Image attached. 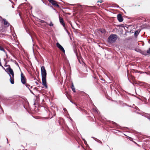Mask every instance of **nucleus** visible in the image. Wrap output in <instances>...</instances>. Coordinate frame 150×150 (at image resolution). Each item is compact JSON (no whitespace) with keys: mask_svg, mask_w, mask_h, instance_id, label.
Returning <instances> with one entry per match:
<instances>
[{"mask_svg":"<svg viewBox=\"0 0 150 150\" xmlns=\"http://www.w3.org/2000/svg\"><path fill=\"white\" fill-rule=\"evenodd\" d=\"M42 79V84L46 88H47L46 83V78L47 76L46 71L44 66H42L41 68Z\"/></svg>","mask_w":150,"mask_h":150,"instance_id":"f257e3e1","label":"nucleus"},{"mask_svg":"<svg viewBox=\"0 0 150 150\" xmlns=\"http://www.w3.org/2000/svg\"><path fill=\"white\" fill-rule=\"evenodd\" d=\"M117 38V36L116 35L112 34L110 35L108 38V42L112 43L115 42Z\"/></svg>","mask_w":150,"mask_h":150,"instance_id":"f03ea898","label":"nucleus"},{"mask_svg":"<svg viewBox=\"0 0 150 150\" xmlns=\"http://www.w3.org/2000/svg\"><path fill=\"white\" fill-rule=\"evenodd\" d=\"M26 79L23 74L21 72V81L23 84H25L26 83Z\"/></svg>","mask_w":150,"mask_h":150,"instance_id":"7ed1b4c3","label":"nucleus"},{"mask_svg":"<svg viewBox=\"0 0 150 150\" xmlns=\"http://www.w3.org/2000/svg\"><path fill=\"white\" fill-rule=\"evenodd\" d=\"M8 67L6 69L9 72V74L11 75L13 78L14 77V74L13 70L11 68L10 66L8 65Z\"/></svg>","mask_w":150,"mask_h":150,"instance_id":"20e7f679","label":"nucleus"},{"mask_svg":"<svg viewBox=\"0 0 150 150\" xmlns=\"http://www.w3.org/2000/svg\"><path fill=\"white\" fill-rule=\"evenodd\" d=\"M48 1L51 3L54 6L57 7H59V5L57 4V2L54 0H48Z\"/></svg>","mask_w":150,"mask_h":150,"instance_id":"39448f33","label":"nucleus"},{"mask_svg":"<svg viewBox=\"0 0 150 150\" xmlns=\"http://www.w3.org/2000/svg\"><path fill=\"white\" fill-rule=\"evenodd\" d=\"M57 47L64 53L65 52V50L63 47L58 43L56 44Z\"/></svg>","mask_w":150,"mask_h":150,"instance_id":"423d86ee","label":"nucleus"},{"mask_svg":"<svg viewBox=\"0 0 150 150\" xmlns=\"http://www.w3.org/2000/svg\"><path fill=\"white\" fill-rule=\"evenodd\" d=\"M117 18L118 21L120 22H121L123 21V19L120 14H119L117 15Z\"/></svg>","mask_w":150,"mask_h":150,"instance_id":"0eeeda50","label":"nucleus"},{"mask_svg":"<svg viewBox=\"0 0 150 150\" xmlns=\"http://www.w3.org/2000/svg\"><path fill=\"white\" fill-rule=\"evenodd\" d=\"M59 18L60 23L63 26V27H64L65 26V24L63 18L62 17H60V16H59Z\"/></svg>","mask_w":150,"mask_h":150,"instance_id":"6e6552de","label":"nucleus"},{"mask_svg":"<svg viewBox=\"0 0 150 150\" xmlns=\"http://www.w3.org/2000/svg\"><path fill=\"white\" fill-rule=\"evenodd\" d=\"M3 20L4 22V24L5 25H6L8 27L10 25V24L5 19H3Z\"/></svg>","mask_w":150,"mask_h":150,"instance_id":"1a4fd4ad","label":"nucleus"},{"mask_svg":"<svg viewBox=\"0 0 150 150\" xmlns=\"http://www.w3.org/2000/svg\"><path fill=\"white\" fill-rule=\"evenodd\" d=\"M9 75L10 77V82L12 84H13L14 83L13 78L12 76H11L10 75V74H9Z\"/></svg>","mask_w":150,"mask_h":150,"instance_id":"9d476101","label":"nucleus"},{"mask_svg":"<svg viewBox=\"0 0 150 150\" xmlns=\"http://www.w3.org/2000/svg\"><path fill=\"white\" fill-rule=\"evenodd\" d=\"M71 88L72 89V90L74 92H76L75 90V88H74V85H73V83H72V85Z\"/></svg>","mask_w":150,"mask_h":150,"instance_id":"9b49d317","label":"nucleus"},{"mask_svg":"<svg viewBox=\"0 0 150 150\" xmlns=\"http://www.w3.org/2000/svg\"><path fill=\"white\" fill-rule=\"evenodd\" d=\"M100 31L102 33H105V30L104 29H101Z\"/></svg>","mask_w":150,"mask_h":150,"instance_id":"f8f14e48","label":"nucleus"},{"mask_svg":"<svg viewBox=\"0 0 150 150\" xmlns=\"http://www.w3.org/2000/svg\"><path fill=\"white\" fill-rule=\"evenodd\" d=\"M40 22L41 23H46V24H47V23L46 22L43 20H40Z\"/></svg>","mask_w":150,"mask_h":150,"instance_id":"ddd939ff","label":"nucleus"},{"mask_svg":"<svg viewBox=\"0 0 150 150\" xmlns=\"http://www.w3.org/2000/svg\"><path fill=\"white\" fill-rule=\"evenodd\" d=\"M25 86H26V87L28 88V89L30 90V88H29V87L30 86V85H29L27 83H25Z\"/></svg>","mask_w":150,"mask_h":150,"instance_id":"4468645a","label":"nucleus"},{"mask_svg":"<svg viewBox=\"0 0 150 150\" xmlns=\"http://www.w3.org/2000/svg\"><path fill=\"white\" fill-rule=\"evenodd\" d=\"M47 24L49 25L50 26H53V24L52 23V22H50V24H47Z\"/></svg>","mask_w":150,"mask_h":150,"instance_id":"2eb2a0df","label":"nucleus"},{"mask_svg":"<svg viewBox=\"0 0 150 150\" xmlns=\"http://www.w3.org/2000/svg\"><path fill=\"white\" fill-rule=\"evenodd\" d=\"M146 52L148 54H150V48L147 50Z\"/></svg>","mask_w":150,"mask_h":150,"instance_id":"dca6fc26","label":"nucleus"},{"mask_svg":"<svg viewBox=\"0 0 150 150\" xmlns=\"http://www.w3.org/2000/svg\"><path fill=\"white\" fill-rule=\"evenodd\" d=\"M93 110L94 111L96 112L97 113H98V111L96 108L93 109Z\"/></svg>","mask_w":150,"mask_h":150,"instance_id":"f3484780","label":"nucleus"},{"mask_svg":"<svg viewBox=\"0 0 150 150\" xmlns=\"http://www.w3.org/2000/svg\"><path fill=\"white\" fill-rule=\"evenodd\" d=\"M1 51H3L5 53V52H6V51H5V50L4 49V48H3L2 49V50H1Z\"/></svg>","mask_w":150,"mask_h":150,"instance_id":"a211bd4d","label":"nucleus"},{"mask_svg":"<svg viewBox=\"0 0 150 150\" xmlns=\"http://www.w3.org/2000/svg\"><path fill=\"white\" fill-rule=\"evenodd\" d=\"M7 62H5L4 66H5V67H8V65H6V64H7Z\"/></svg>","mask_w":150,"mask_h":150,"instance_id":"6ab92c4d","label":"nucleus"},{"mask_svg":"<svg viewBox=\"0 0 150 150\" xmlns=\"http://www.w3.org/2000/svg\"><path fill=\"white\" fill-rule=\"evenodd\" d=\"M5 54H6V58L7 59H8V57L7 54V52H5Z\"/></svg>","mask_w":150,"mask_h":150,"instance_id":"aec40b11","label":"nucleus"},{"mask_svg":"<svg viewBox=\"0 0 150 150\" xmlns=\"http://www.w3.org/2000/svg\"><path fill=\"white\" fill-rule=\"evenodd\" d=\"M3 48V47L1 46H0V50H2V49Z\"/></svg>","mask_w":150,"mask_h":150,"instance_id":"412c9836","label":"nucleus"},{"mask_svg":"<svg viewBox=\"0 0 150 150\" xmlns=\"http://www.w3.org/2000/svg\"><path fill=\"white\" fill-rule=\"evenodd\" d=\"M4 61L5 62H7V61H6V59H5V58H4Z\"/></svg>","mask_w":150,"mask_h":150,"instance_id":"4be33fe9","label":"nucleus"},{"mask_svg":"<svg viewBox=\"0 0 150 150\" xmlns=\"http://www.w3.org/2000/svg\"><path fill=\"white\" fill-rule=\"evenodd\" d=\"M2 18L0 16V21H1L2 20H3Z\"/></svg>","mask_w":150,"mask_h":150,"instance_id":"5701e85b","label":"nucleus"},{"mask_svg":"<svg viewBox=\"0 0 150 150\" xmlns=\"http://www.w3.org/2000/svg\"><path fill=\"white\" fill-rule=\"evenodd\" d=\"M63 110H64L65 112L66 111H67V110L66 109V108H64V109H63Z\"/></svg>","mask_w":150,"mask_h":150,"instance_id":"b1692460","label":"nucleus"},{"mask_svg":"<svg viewBox=\"0 0 150 150\" xmlns=\"http://www.w3.org/2000/svg\"><path fill=\"white\" fill-rule=\"evenodd\" d=\"M137 33V31H136L134 33V35H136V33Z\"/></svg>","mask_w":150,"mask_h":150,"instance_id":"393cba45","label":"nucleus"},{"mask_svg":"<svg viewBox=\"0 0 150 150\" xmlns=\"http://www.w3.org/2000/svg\"><path fill=\"white\" fill-rule=\"evenodd\" d=\"M30 90V92H31V93H33V91H31V90H30H30Z\"/></svg>","mask_w":150,"mask_h":150,"instance_id":"a878e982","label":"nucleus"},{"mask_svg":"<svg viewBox=\"0 0 150 150\" xmlns=\"http://www.w3.org/2000/svg\"><path fill=\"white\" fill-rule=\"evenodd\" d=\"M112 123H113V124H116V123H115V122H112Z\"/></svg>","mask_w":150,"mask_h":150,"instance_id":"bb28decb","label":"nucleus"},{"mask_svg":"<svg viewBox=\"0 0 150 150\" xmlns=\"http://www.w3.org/2000/svg\"><path fill=\"white\" fill-rule=\"evenodd\" d=\"M6 140H7V143H8V139L7 138L6 139Z\"/></svg>","mask_w":150,"mask_h":150,"instance_id":"cd10ccee","label":"nucleus"},{"mask_svg":"<svg viewBox=\"0 0 150 150\" xmlns=\"http://www.w3.org/2000/svg\"><path fill=\"white\" fill-rule=\"evenodd\" d=\"M71 26L72 27V28H73V26H72V25H71Z\"/></svg>","mask_w":150,"mask_h":150,"instance_id":"c85d7f7f","label":"nucleus"},{"mask_svg":"<svg viewBox=\"0 0 150 150\" xmlns=\"http://www.w3.org/2000/svg\"><path fill=\"white\" fill-rule=\"evenodd\" d=\"M10 1L12 3H13V2L12 1H11L10 0Z\"/></svg>","mask_w":150,"mask_h":150,"instance_id":"c756f323","label":"nucleus"},{"mask_svg":"<svg viewBox=\"0 0 150 150\" xmlns=\"http://www.w3.org/2000/svg\"><path fill=\"white\" fill-rule=\"evenodd\" d=\"M10 1L12 3H13V2L12 1H11L10 0Z\"/></svg>","mask_w":150,"mask_h":150,"instance_id":"7c9ffc66","label":"nucleus"},{"mask_svg":"<svg viewBox=\"0 0 150 150\" xmlns=\"http://www.w3.org/2000/svg\"><path fill=\"white\" fill-rule=\"evenodd\" d=\"M12 7L13 8H14V6H12Z\"/></svg>","mask_w":150,"mask_h":150,"instance_id":"2f4dec72","label":"nucleus"},{"mask_svg":"<svg viewBox=\"0 0 150 150\" xmlns=\"http://www.w3.org/2000/svg\"><path fill=\"white\" fill-rule=\"evenodd\" d=\"M74 104L76 105V104H75V103H74Z\"/></svg>","mask_w":150,"mask_h":150,"instance_id":"473e14b6","label":"nucleus"},{"mask_svg":"<svg viewBox=\"0 0 150 150\" xmlns=\"http://www.w3.org/2000/svg\"><path fill=\"white\" fill-rule=\"evenodd\" d=\"M98 2H100L99 1H98Z\"/></svg>","mask_w":150,"mask_h":150,"instance_id":"72a5a7b5","label":"nucleus"},{"mask_svg":"<svg viewBox=\"0 0 150 150\" xmlns=\"http://www.w3.org/2000/svg\"><path fill=\"white\" fill-rule=\"evenodd\" d=\"M66 31L68 32V31L67 30H66Z\"/></svg>","mask_w":150,"mask_h":150,"instance_id":"f704fd0d","label":"nucleus"},{"mask_svg":"<svg viewBox=\"0 0 150 150\" xmlns=\"http://www.w3.org/2000/svg\"><path fill=\"white\" fill-rule=\"evenodd\" d=\"M30 88H32V86H31V87H30Z\"/></svg>","mask_w":150,"mask_h":150,"instance_id":"c9c22d12","label":"nucleus"},{"mask_svg":"<svg viewBox=\"0 0 150 150\" xmlns=\"http://www.w3.org/2000/svg\"><path fill=\"white\" fill-rule=\"evenodd\" d=\"M149 68L150 69V66H149Z\"/></svg>","mask_w":150,"mask_h":150,"instance_id":"e433bc0d","label":"nucleus"}]
</instances>
